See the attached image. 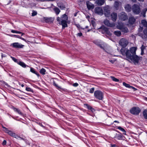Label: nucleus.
I'll list each match as a JSON object with an SVG mask.
<instances>
[{"label":"nucleus","mask_w":147,"mask_h":147,"mask_svg":"<svg viewBox=\"0 0 147 147\" xmlns=\"http://www.w3.org/2000/svg\"><path fill=\"white\" fill-rule=\"evenodd\" d=\"M11 32L13 33H21V32L20 31H18L15 30H12L11 31Z\"/></svg>","instance_id":"obj_41"},{"label":"nucleus","mask_w":147,"mask_h":147,"mask_svg":"<svg viewBox=\"0 0 147 147\" xmlns=\"http://www.w3.org/2000/svg\"><path fill=\"white\" fill-rule=\"evenodd\" d=\"M13 36L14 37H16L17 38H19L20 39H21L22 40H23L24 41L26 42H27V41H26V40L25 39H24V38H22L19 35H13Z\"/></svg>","instance_id":"obj_27"},{"label":"nucleus","mask_w":147,"mask_h":147,"mask_svg":"<svg viewBox=\"0 0 147 147\" xmlns=\"http://www.w3.org/2000/svg\"><path fill=\"white\" fill-rule=\"evenodd\" d=\"M126 10L127 12H129L131 10V7L129 4L126 5L125 7Z\"/></svg>","instance_id":"obj_19"},{"label":"nucleus","mask_w":147,"mask_h":147,"mask_svg":"<svg viewBox=\"0 0 147 147\" xmlns=\"http://www.w3.org/2000/svg\"><path fill=\"white\" fill-rule=\"evenodd\" d=\"M116 61L115 60H110L109 61L112 63H113Z\"/></svg>","instance_id":"obj_47"},{"label":"nucleus","mask_w":147,"mask_h":147,"mask_svg":"<svg viewBox=\"0 0 147 147\" xmlns=\"http://www.w3.org/2000/svg\"><path fill=\"white\" fill-rule=\"evenodd\" d=\"M37 14V12L36 11L33 10L32 11V16H34L36 15Z\"/></svg>","instance_id":"obj_39"},{"label":"nucleus","mask_w":147,"mask_h":147,"mask_svg":"<svg viewBox=\"0 0 147 147\" xmlns=\"http://www.w3.org/2000/svg\"><path fill=\"white\" fill-rule=\"evenodd\" d=\"M117 28L118 29L121 30L122 31L125 33L127 32L128 31V30L127 28L124 25L121 23H118V25L117 26Z\"/></svg>","instance_id":"obj_6"},{"label":"nucleus","mask_w":147,"mask_h":147,"mask_svg":"<svg viewBox=\"0 0 147 147\" xmlns=\"http://www.w3.org/2000/svg\"><path fill=\"white\" fill-rule=\"evenodd\" d=\"M118 17L120 19L123 21H124L127 19V16L124 12H122L119 13Z\"/></svg>","instance_id":"obj_9"},{"label":"nucleus","mask_w":147,"mask_h":147,"mask_svg":"<svg viewBox=\"0 0 147 147\" xmlns=\"http://www.w3.org/2000/svg\"><path fill=\"white\" fill-rule=\"evenodd\" d=\"M53 85L55 86L58 89L60 90L61 89V87L60 86H58V85L57 84H56L55 83V82H54V81L53 82Z\"/></svg>","instance_id":"obj_35"},{"label":"nucleus","mask_w":147,"mask_h":147,"mask_svg":"<svg viewBox=\"0 0 147 147\" xmlns=\"http://www.w3.org/2000/svg\"><path fill=\"white\" fill-rule=\"evenodd\" d=\"M105 0H96V3L99 5H102L105 2Z\"/></svg>","instance_id":"obj_16"},{"label":"nucleus","mask_w":147,"mask_h":147,"mask_svg":"<svg viewBox=\"0 0 147 147\" xmlns=\"http://www.w3.org/2000/svg\"><path fill=\"white\" fill-rule=\"evenodd\" d=\"M130 111L131 114L134 115H137L140 113V110L138 107H134L132 108Z\"/></svg>","instance_id":"obj_8"},{"label":"nucleus","mask_w":147,"mask_h":147,"mask_svg":"<svg viewBox=\"0 0 147 147\" xmlns=\"http://www.w3.org/2000/svg\"><path fill=\"white\" fill-rule=\"evenodd\" d=\"M11 45L15 48H22L24 45L18 42H14L11 44Z\"/></svg>","instance_id":"obj_11"},{"label":"nucleus","mask_w":147,"mask_h":147,"mask_svg":"<svg viewBox=\"0 0 147 147\" xmlns=\"http://www.w3.org/2000/svg\"><path fill=\"white\" fill-rule=\"evenodd\" d=\"M114 122H117L118 123H119V122L117 121H114Z\"/></svg>","instance_id":"obj_55"},{"label":"nucleus","mask_w":147,"mask_h":147,"mask_svg":"<svg viewBox=\"0 0 147 147\" xmlns=\"http://www.w3.org/2000/svg\"><path fill=\"white\" fill-rule=\"evenodd\" d=\"M137 48L132 47L129 50L126 48H122L120 50V52L123 55L126 56L128 59L131 60L135 64L138 63L140 57L136 55V51Z\"/></svg>","instance_id":"obj_1"},{"label":"nucleus","mask_w":147,"mask_h":147,"mask_svg":"<svg viewBox=\"0 0 147 147\" xmlns=\"http://www.w3.org/2000/svg\"><path fill=\"white\" fill-rule=\"evenodd\" d=\"M105 31L106 33L108 35H111V34L108 30L107 28H106Z\"/></svg>","instance_id":"obj_43"},{"label":"nucleus","mask_w":147,"mask_h":147,"mask_svg":"<svg viewBox=\"0 0 147 147\" xmlns=\"http://www.w3.org/2000/svg\"><path fill=\"white\" fill-rule=\"evenodd\" d=\"M136 19L133 17L129 18V23L131 24H133L135 22Z\"/></svg>","instance_id":"obj_20"},{"label":"nucleus","mask_w":147,"mask_h":147,"mask_svg":"<svg viewBox=\"0 0 147 147\" xmlns=\"http://www.w3.org/2000/svg\"><path fill=\"white\" fill-rule=\"evenodd\" d=\"M18 64L24 67H26V64L23 62H20L18 63Z\"/></svg>","instance_id":"obj_37"},{"label":"nucleus","mask_w":147,"mask_h":147,"mask_svg":"<svg viewBox=\"0 0 147 147\" xmlns=\"http://www.w3.org/2000/svg\"><path fill=\"white\" fill-rule=\"evenodd\" d=\"M94 94L96 98L99 100H102L103 98V93L100 91L97 90L95 91Z\"/></svg>","instance_id":"obj_5"},{"label":"nucleus","mask_w":147,"mask_h":147,"mask_svg":"<svg viewBox=\"0 0 147 147\" xmlns=\"http://www.w3.org/2000/svg\"><path fill=\"white\" fill-rule=\"evenodd\" d=\"M111 78L113 81L115 82H118L119 80L118 79L115 78L114 77H111Z\"/></svg>","instance_id":"obj_40"},{"label":"nucleus","mask_w":147,"mask_h":147,"mask_svg":"<svg viewBox=\"0 0 147 147\" xmlns=\"http://www.w3.org/2000/svg\"><path fill=\"white\" fill-rule=\"evenodd\" d=\"M104 13L106 17H109L110 16V11L111 8L108 5L106 6L103 7Z\"/></svg>","instance_id":"obj_4"},{"label":"nucleus","mask_w":147,"mask_h":147,"mask_svg":"<svg viewBox=\"0 0 147 147\" xmlns=\"http://www.w3.org/2000/svg\"><path fill=\"white\" fill-rule=\"evenodd\" d=\"M86 5L88 8V9H93L94 7V5L89 2V1H87L86 2Z\"/></svg>","instance_id":"obj_15"},{"label":"nucleus","mask_w":147,"mask_h":147,"mask_svg":"<svg viewBox=\"0 0 147 147\" xmlns=\"http://www.w3.org/2000/svg\"><path fill=\"white\" fill-rule=\"evenodd\" d=\"M130 88H131L132 89H133L134 90H136V89L134 87L131 86V87H130Z\"/></svg>","instance_id":"obj_50"},{"label":"nucleus","mask_w":147,"mask_h":147,"mask_svg":"<svg viewBox=\"0 0 147 147\" xmlns=\"http://www.w3.org/2000/svg\"><path fill=\"white\" fill-rule=\"evenodd\" d=\"M132 10L133 12L135 14H139L141 11L140 5L137 4L134 5L132 6Z\"/></svg>","instance_id":"obj_3"},{"label":"nucleus","mask_w":147,"mask_h":147,"mask_svg":"<svg viewBox=\"0 0 147 147\" xmlns=\"http://www.w3.org/2000/svg\"><path fill=\"white\" fill-rule=\"evenodd\" d=\"M117 129L121 130V131L123 132V134L124 135H126V131L125 129L121 127H118Z\"/></svg>","instance_id":"obj_30"},{"label":"nucleus","mask_w":147,"mask_h":147,"mask_svg":"<svg viewBox=\"0 0 147 147\" xmlns=\"http://www.w3.org/2000/svg\"><path fill=\"white\" fill-rule=\"evenodd\" d=\"M26 90L27 91H30V92H31L32 91V90L31 89V88H28V87H27L26 88Z\"/></svg>","instance_id":"obj_45"},{"label":"nucleus","mask_w":147,"mask_h":147,"mask_svg":"<svg viewBox=\"0 0 147 147\" xmlns=\"http://www.w3.org/2000/svg\"><path fill=\"white\" fill-rule=\"evenodd\" d=\"M21 86L22 87H23L24 86V85L23 84H22L21 85Z\"/></svg>","instance_id":"obj_58"},{"label":"nucleus","mask_w":147,"mask_h":147,"mask_svg":"<svg viewBox=\"0 0 147 147\" xmlns=\"http://www.w3.org/2000/svg\"><path fill=\"white\" fill-rule=\"evenodd\" d=\"M141 23L144 26L147 27V22L146 21L144 20H142Z\"/></svg>","instance_id":"obj_33"},{"label":"nucleus","mask_w":147,"mask_h":147,"mask_svg":"<svg viewBox=\"0 0 147 147\" xmlns=\"http://www.w3.org/2000/svg\"><path fill=\"white\" fill-rule=\"evenodd\" d=\"M54 10L57 15H58L60 11L59 9L57 7L54 8Z\"/></svg>","instance_id":"obj_24"},{"label":"nucleus","mask_w":147,"mask_h":147,"mask_svg":"<svg viewBox=\"0 0 147 147\" xmlns=\"http://www.w3.org/2000/svg\"><path fill=\"white\" fill-rule=\"evenodd\" d=\"M90 31V30H88V32H89Z\"/></svg>","instance_id":"obj_61"},{"label":"nucleus","mask_w":147,"mask_h":147,"mask_svg":"<svg viewBox=\"0 0 147 147\" xmlns=\"http://www.w3.org/2000/svg\"><path fill=\"white\" fill-rule=\"evenodd\" d=\"M116 146V145L113 144L111 145V147H115Z\"/></svg>","instance_id":"obj_51"},{"label":"nucleus","mask_w":147,"mask_h":147,"mask_svg":"<svg viewBox=\"0 0 147 147\" xmlns=\"http://www.w3.org/2000/svg\"><path fill=\"white\" fill-rule=\"evenodd\" d=\"M82 35V33L81 32L78 33L77 34V35L79 36H81Z\"/></svg>","instance_id":"obj_48"},{"label":"nucleus","mask_w":147,"mask_h":147,"mask_svg":"<svg viewBox=\"0 0 147 147\" xmlns=\"http://www.w3.org/2000/svg\"><path fill=\"white\" fill-rule=\"evenodd\" d=\"M119 44L123 48L125 47L128 43V41L126 39L122 38L119 41Z\"/></svg>","instance_id":"obj_7"},{"label":"nucleus","mask_w":147,"mask_h":147,"mask_svg":"<svg viewBox=\"0 0 147 147\" xmlns=\"http://www.w3.org/2000/svg\"><path fill=\"white\" fill-rule=\"evenodd\" d=\"M144 11H145V12H146L147 11V9H145L144 10Z\"/></svg>","instance_id":"obj_54"},{"label":"nucleus","mask_w":147,"mask_h":147,"mask_svg":"<svg viewBox=\"0 0 147 147\" xmlns=\"http://www.w3.org/2000/svg\"><path fill=\"white\" fill-rule=\"evenodd\" d=\"M131 1L133 2H135L136 1V0H131Z\"/></svg>","instance_id":"obj_56"},{"label":"nucleus","mask_w":147,"mask_h":147,"mask_svg":"<svg viewBox=\"0 0 147 147\" xmlns=\"http://www.w3.org/2000/svg\"><path fill=\"white\" fill-rule=\"evenodd\" d=\"M114 33L115 35L117 36H120L121 34V32L119 31H114Z\"/></svg>","instance_id":"obj_25"},{"label":"nucleus","mask_w":147,"mask_h":147,"mask_svg":"<svg viewBox=\"0 0 147 147\" xmlns=\"http://www.w3.org/2000/svg\"><path fill=\"white\" fill-rule=\"evenodd\" d=\"M120 5V2L118 1H115L114 4V6L116 9H117Z\"/></svg>","instance_id":"obj_21"},{"label":"nucleus","mask_w":147,"mask_h":147,"mask_svg":"<svg viewBox=\"0 0 147 147\" xmlns=\"http://www.w3.org/2000/svg\"><path fill=\"white\" fill-rule=\"evenodd\" d=\"M115 137L118 139L121 140L123 136L120 134H117Z\"/></svg>","instance_id":"obj_23"},{"label":"nucleus","mask_w":147,"mask_h":147,"mask_svg":"<svg viewBox=\"0 0 147 147\" xmlns=\"http://www.w3.org/2000/svg\"><path fill=\"white\" fill-rule=\"evenodd\" d=\"M86 106L88 109L91 110L92 112H93L95 111V110L91 106H89L87 104H86Z\"/></svg>","instance_id":"obj_29"},{"label":"nucleus","mask_w":147,"mask_h":147,"mask_svg":"<svg viewBox=\"0 0 147 147\" xmlns=\"http://www.w3.org/2000/svg\"><path fill=\"white\" fill-rule=\"evenodd\" d=\"M95 12L98 14L102 15L103 14V11L102 8L100 7H97L95 8Z\"/></svg>","instance_id":"obj_10"},{"label":"nucleus","mask_w":147,"mask_h":147,"mask_svg":"<svg viewBox=\"0 0 147 147\" xmlns=\"http://www.w3.org/2000/svg\"><path fill=\"white\" fill-rule=\"evenodd\" d=\"M104 24L108 27H113L115 26V24L114 23H111L109 20H105L104 22Z\"/></svg>","instance_id":"obj_12"},{"label":"nucleus","mask_w":147,"mask_h":147,"mask_svg":"<svg viewBox=\"0 0 147 147\" xmlns=\"http://www.w3.org/2000/svg\"><path fill=\"white\" fill-rule=\"evenodd\" d=\"M7 133L12 136L14 137L15 136V133H13L11 131L9 130V131Z\"/></svg>","instance_id":"obj_34"},{"label":"nucleus","mask_w":147,"mask_h":147,"mask_svg":"<svg viewBox=\"0 0 147 147\" xmlns=\"http://www.w3.org/2000/svg\"><path fill=\"white\" fill-rule=\"evenodd\" d=\"M46 71L45 69L42 68L40 69V72L41 74L44 75L45 74Z\"/></svg>","instance_id":"obj_31"},{"label":"nucleus","mask_w":147,"mask_h":147,"mask_svg":"<svg viewBox=\"0 0 147 147\" xmlns=\"http://www.w3.org/2000/svg\"><path fill=\"white\" fill-rule=\"evenodd\" d=\"M139 1L143 2L144 0H138Z\"/></svg>","instance_id":"obj_53"},{"label":"nucleus","mask_w":147,"mask_h":147,"mask_svg":"<svg viewBox=\"0 0 147 147\" xmlns=\"http://www.w3.org/2000/svg\"><path fill=\"white\" fill-rule=\"evenodd\" d=\"M68 18L67 16L65 14H64L62 16L61 18L57 17V20L58 22H60L59 24L62 25L63 27L65 28L67 26V22Z\"/></svg>","instance_id":"obj_2"},{"label":"nucleus","mask_w":147,"mask_h":147,"mask_svg":"<svg viewBox=\"0 0 147 147\" xmlns=\"http://www.w3.org/2000/svg\"><path fill=\"white\" fill-rule=\"evenodd\" d=\"M86 28H88V26H86Z\"/></svg>","instance_id":"obj_60"},{"label":"nucleus","mask_w":147,"mask_h":147,"mask_svg":"<svg viewBox=\"0 0 147 147\" xmlns=\"http://www.w3.org/2000/svg\"><path fill=\"white\" fill-rule=\"evenodd\" d=\"M13 109L14 111H15L17 112L19 114L22 115V113H21L20 110L18 109H17L15 108H13Z\"/></svg>","instance_id":"obj_26"},{"label":"nucleus","mask_w":147,"mask_h":147,"mask_svg":"<svg viewBox=\"0 0 147 147\" xmlns=\"http://www.w3.org/2000/svg\"><path fill=\"white\" fill-rule=\"evenodd\" d=\"M141 55H142L144 54V50L145 49V47L143 45L141 46Z\"/></svg>","instance_id":"obj_32"},{"label":"nucleus","mask_w":147,"mask_h":147,"mask_svg":"<svg viewBox=\"0 0 147 147\" xmlns=\"http://www.w3.org/2000/svg\"><path fill=\"white\" fill-rule=\"evenodd\" d=\"M57 5L61 9H63L65 8L64 5L62 3H58Z\"/></svg>","instance_id":"obj_22"},{"label":"nucleus","mask_w":147,"mask_h":147,"mask_svg":"<svg viewBox=\"0 0 147 147\" xmlns=\"http://www.w3.org/2000/svg\"><path fill=\"white\" fill-rule=\"evenodd\" d=\"M6 144V141L5 140H4L3 143H2V144L3 145H5Z\"/></svg>","instance_id":"obj_49"},{"label":"nucleus","mask_w":147,"mask_h":147,"mask_svg":"<svg viewBox=\"0 0 147 147\" xmlns=\"http://www.w3.org/2000/svg\"><path fill=\"white\" fill-rule=\"evenodd\" d=\"M111 18L113 22L116 21L117 18V14L116 13L113 12L111 14Z\"/></svg>","instance_id":"obj_13"},{"label":"nucleus","mask_w":147,"mask_h":147,"mask_svg":"<svg viewBox=\"0 0 147 147\" xmlns=\"http://www.w3.org/2000/svg\"><path fill=\"white\" fill-rule=\"evenodd\" d=\"M21 34H22V35H23L24 34V33H22V32H21Z\"/></svg>","instance_id":"obj_59"},{"label":"nucleus","mask_w":147,"mask_h":147,"mask_svg":"<svg viewBox=\"0 0 147 147\" xmlns=\"http://www.w3.org/2000/svg\"><path fill=\"white\" fill-rule=\"evenodd\" d=\"M95 43L98 46L101 48L104 49L105 47V44L103 43L102 44L101 43L98 42H96Z\"/></svg>","instance_id":"obj_17"},{"label":"nucleus","mask_w":147,"mask_h":147,"mask_svg":"<svg viewBox=\"0 0 147 147\" xmlns=\"http://www.w3.org/2000/svg\"><path fill=\"white\" fill-rule=\"evenodd\" d=\"M13 60L15 61H16V59H13Z\"/></svg>","instance_id":"obj_57"},{"label":"nucleus","mask_w":147,"mask_h":147,"mask_svg":"<svg viewBox=\"0 0 147 147\" xmlns=\"http://www.w3.org/2000/svg\"><path fill=\"white\" fill-rule=\"evenodd\" d=\"M78 85V84L77 83H75L73 84V86L74 87H77Z\"/></svg>","instance_id":"obj_46"},{"label":"nucleus","mask_w":147,"mask_h":147,"mask_svg":"<svg viewBox=\"0 0 147 147\" xmlns=\"http://www.w3.org/2000/svg\"><path fill=\"white\" fill-rule=\"evenodd\" d=\"M2 127L4 129L3 131H5V132L7 133L9 131L8 129L3 126Z\"/></svg>","instance_id":"obj_42"},{"label":"nucleus","mask_w":147,"mask_h":147,"mask_svg":"<svg viewBox=\"0 0 147 147\" xmlns=\"http://www.w3.org/2000/svg\"><path fill=\"white\" fill-rule=\"evenodd\" d=\"M123 86H125V87L127 88H130V87H131V86H130V85L129 84H126L125 82H123Z\"/></svg>","instance_id":"obj_38"},{"label":"nucleus","mask_w":147,"mask_h":147,"mask_svg":"<svg viewBox=\"0 0 147 147\" xmlns=\"http://www.w3.org/2000/svg\"><path fill=\"white\" fill-rule=\"evenodd\" d=\"M143 115L144 117L147 119V110H145L143 112Z\"/></svg>","instance_id":"obj_36"},{"label":"nucleus","mask_w":147,"mask_h":147,"mask_svg":"<svg viewBox=\"0 0 147 147\" xmlns=\"http://www.w3.org/2000/svg\"><path fill=\"white\" fill-rule=\"evenodd\" d=\"M30 71L32 73H33L34 74H36L38 76H39V74H38L37 73L35 70L33 68L31 67L30 68Z\"/></svg>","instance_id":"obj_28"},{"label":"nucleus","mask_w":147,"mask_h":147,"mask_svg":"<svg viewBox=\"0 0 147 147\" xmlns=\"http://www.w3.org/2000/svg\"><path fill=\"white\" fill-rule=\"evenodd\" d=\"M76 26L78 28H79L80 27V26L79 25H76Z\"/></svg>","instance_id":"obj_52"},{"label":"nucleus","mask_w":147,"mask_h":147,"mask_svg":"<svg viewBox=\"0 0 147 147\" xmlns=\"http://www.w3.org/2000/svg\"><path fill=\"white\" fill-rule=\"evenodd\" d=\"M44 20L47 23H52L54 21V18H52L45 17L44 18Z\"/></svg>","instance_id":"obj_14"},{"label":"nucleus","mask_w":147,"mask_h":147,"mask_svg":"<svg viewBox=\"0 0 147 147\" xmlns=\"http://www.w3.org/2000/svg\"><path fill=\"white\" fill-rule=\"evenodd\" d=\"M94 88H91L89 92L90 93H93L94 91Z\"/></svg>","instance_id":"obj_44"},{"label":"nucleus","mask_w":147,"mask_h":147,"mask_svg":"<svg viewBox=\"0 0 147 147\" xmlns=\"http://www.w3.org/2000/svg\"><path fill=\"white\" fill-rule=\"evenodd\" d=\"M144 34L142 36L143 38H147V28L145 29L143 31Z\"/></svg>","instance_id":"obj_18"}]
</instances>
